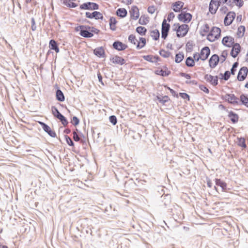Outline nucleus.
Wrapping results in <instances>:
<instances>
[{
    "label": "nucleus",
    "mask_w": 248,
    "mask_h": 248,
    "mask_svg": "<svg viewBox=\"0 0 248 248\" xmlns=\"http://www.w3.org/2000/svg\"><path fill=\"white\" fill-rule=\"evenodd\" d=\"M71 123L74 126H77L79 124V119L77 116H73L71 119Z\"/></svg>",
    "instance_id": "603ef678"
},
{
    "label": "nucleus",
    "mask_w": 248,
    "mask_h": 248,
    "mask_svg": "<svg viewBox=\"0 0 248 248\" xmlns=\"http://www.w3.org/2000/svg\"><path fill=\"white\" fill-rule=\"evenodd\" d=\"M93 54L99 58H104L106 56L105 51L103 46H99L93 50Z\"/></svg>",
    "instance_id": "4be33fe9"
},
{
    "label": "nucleus",
    "mask_w": 248,
    "mask_h": 248,
    "mask_svg": "<svg viewBox=\"0 0 248 248\" xmlns=\"http://www.w3.org/2000/svg\"><path fill=\"white\" fill-rule=\"evenodd\" d=\"M109 122L113 125H115L117 123V119L115 115H111L109 117Z\"/></svg>",
    "instance_id": "864d4df0"
},
{
    "label": "nucleus",
    "mask_w": 248,
    "mask_h": 248,
    "mask_svg": "<svg viewBox=\"0 0 248 248\" xmlns=\"http://www.w3.org/2000/svg\"><path fill=\"white\" fill-rule=\"evenodd\" d=\"M238 140V145L239 146L245 148L247 147V145L246 144L245 139L243 137H240L237 138Z\"/></svg>",
    "instance_id": "79ce46f5"
},
{
    "label": "nucleus",
    "mask_w": 248,
    "mask_h": 248,
    "mask_svg": "<svg viewBox=\"0 0 248 248\" xmlns=\"http://www.w3.org/2000/svg\"><path fill=\"white\" fill-rule=\"evenodd\" d=\"M239 63L235 62L233 63L232 68L231 69V73L232 75H234L236 71V68L238 66Z\"/></svg>",
    "instance_id": "3c124183"
},
{
    "label": "nucleus",
    "mask_w": 248,
    "mask_h": 248,
    "mask_svg": "<svg viewBox=\"0 0 248 248\" xmlns=\"http://www.w3.org/2000/svg\"><path fill=\"white\" fill-rule=\"evenodd\" d=\"M73 139L75 141H79L82 144L86 143V137L82 132H79V134H78L76 132H73Z\"/></svg>",
    "instance_id": "9b49d317"
},
{
    "label": "nucleus",
    "mask_w": 248,
    "mask_h": 248,
    "mask_svg": "<svg viewBox=\"0 0 248 248\" xmlns=\"http://www.w3.org/2000/svg\"><path fill=\"white\" fill-rule=\"evenodd\" d=\"M155 99L158 101L163 105H166V103L170 101V98L168 95H164L162 96L161 95H157L155 97Z\"/></svg>",
    "instance_id": "5701e85b"
},
{
    "label": "nucleus",
    "mask_w": 248,
    "mask_h": 248,
    "mask_svg": "<svg viewBox=\"0 0 248 248\" xmlns=\"http://www.w3.org/2000/svg\"><path fill=\"white\" fill-rule=\"evenodd\" d=\"M136 31L140 35L143 36L146 34L147 30L144 27L138 26L136 28Z\"/></svg>",
    "instance_id": "72a5a7b5"
},
{
    "label": "nucleus",
    "mask_w": 248,
    "mask_h": 248,
    "mask_svg": "<svg viewBox=\"0 0 248 248\" xmlns=\"http://www.w3.org/2000/svg\"><path fill=\"white\" fill-rule=\"evenodd\" d=\"M117 22H118L116 19L115 17L113 16L110 17L109 21V27H112V25H116Z\"/></svg>",
    "instance_id": "6e6d98bb"
},
{
    "label": "nucleus",
    "mask_w": 248,
    "mask_h": 248,
    "mask_svg": "<svg viewBox=\"0 0 248 248\" xmlns=\"http://www.w3.org/2000/svg\"><path fill=\"white\" fill-rule=\"evenodd\" d=\"M159 54L160 56L165 58L169 57L171 55V53L170 51H166L163 49H161L159 50Z\"/></svg>",
    "instance_id": "a19ab883"
},
{
    "label": "nucleus",
    "mask_w": 248,
    "mask_h": 248,
    "mask_svg": "<svg viewBox=\"0 0 248 248\" xmlns=\"http://www.w3.org/2000/svg\"><path fill=\"white\" fill-rule=\"evenodd\" d=\"M116 14L121 18H124L127 15V11L126 9L124 8H120L117 10Z\"/></svg>",
    "instance_id": "bb28decb"
},
{
    "label": "nucleus",
    "mask_w": 248,
    "mask_h": 248,
    "mask_svg": "<svg viewBox=\"0 0 248 248\" xmlns=\"http://www.w3.org/2000/svg\"><path fill=\"white\" fill-rule=\"evenodd\" d=\"M219 62V56L217 54H213L209 60V65L210 68H214Z\"/></svg>",
    "instance_id": "2eb2a0df"
},
{
    "label": "nucleus",
    "mask_w": 248,
    "mask_h": 248,
    "mask_svg": "<svg viewBox=\"0 0 248 248\" xmlns=\"http://www.w3.org/2000/svg\"><path fill=\"white\" fill-rule=\"evenodd\" d=\"M137 186H139V185L132 178H130L124 182V188L128 190L134 189Z\"/></svg>",
    "instance_id": "6ab92c4d"
},
{
    "label": "nucleus",
    "mask_w": 248,
    "mask_h": 248,
    "mask_svg": "<svg viewBox=\"0 0 248 248\" xmlns=\"http://www.w3.org/2000/svg\"><path fill=\"white\" fill-rule=\"evenodd\" d=\"M149 17L142 15L139 20V23L142 25H146L149 22Z\"/></svg>",
    "instance_id": "f704fd0d"
},
{
    "label": "nucleus",
    "mask_w": 248,
    "mask_h": 248,
    "mask_svg": "<svg viewBox=\"0 0 248 248\" xmlns=\"http://www.w3.org/2000/svg\"><path fill=\"white\" fill-rule=\"evenodd\" d=\"M209 11L212 14H215L217 11V8L214 9L213 5L209 4Z\"/></svg>",
    "instance_id": "774afa93"
},
{
    "label": "nucleus",
    "mask_w": 248,
    "mask_h": 248,
    "mask_svg": "<svg viewBox=\"0 0 248 248\" xmlns=\"http://www.w3.org/2000/svg\"><path fill=\"white\" fill-rule=\"evenodd\" d=\"M236 16L235 13L233 11L228 12L225 16L224 19V24L225 26H228L232 24L235 19Z\"/></svg>",
    "instance_id": "6e6552de"
},
{
    "label": "nucleus",
    "mask_w": 248,
    "mask_h": 248,
    "mask_svg": "<svg viewBox=\"0 0 248 248\" xmlns=\"http://www.w3.org/2000/svg\"><path fill=\"white\" fill-rule=\"evenodd\" d=\"M51 112L54 117L56 118L62 114L59 111L58 109L54 106L51 107Z\"/></svg>",
    "instance_id": "ea45409f"
},
{
    "label": "nucleus",
    "mask_w": 248,
    "mask_h": 248,
    "mask_svg": "<svg viewBox=\"0 0 248 248\" xmlns=\"http://www.w3.org/2000/svg\"><path fill=\"white\" fill-rule=\"evenodd\" d=\"M233 2L239 8H241L244 5V1L243 0H233Z\"/></svg>",
    "instance_id": "13d9d810"
},
{
    "label": "nucleus",
    "mask_w": 248,
    "mask_h": 248,
    "mask_svg": "<svg viewBox=\"0 0 248 248\" xmlns=\"http://www.w3.org/2000/svg\"><path fill=\"white\" fill-rule=\"evenodd\" d=\"M179 96L184 99L189 100L190 96L186 93H179Z\"/></svg>",
    "instance_id": "4d7b16f0"
},
{
    "label": "nucleus",
    "mask_w": 248,
    "mask_h": 248,
    "mask_svg": "<svg viewBox=\"0 0 248 248\" xmlns=\"http://www.w3.org/2000/svg\"><path fill=\"white\" fill-rule=\"evenodd\" d=\"M246 31V28L243 25H241L237 29V36L238 38H242L244 36Z\"/></svg>",
    "instance_id": "2f4dec72"
},
{
    "label": "nucleus",
    "mask_w": 248,
    "mask_h": 248,
    "mask_svg": "<svg viewBox=\"0 0 248 248\" xmlns=\"http://www.w3.org/2000/svg\"><path fill=\"white\" fill-rule=\"evenodd\" d=\"M84 27H85L86 28H83L81 31V32L79 33V35L85 38H88L92 37L93 36V34L91 32L90 26L89 25H84Z\"/></svg>",
    "instance_id": "4468645a"
},
{
    "label": "nucleus",
    "mask_w": 248,
    "mask_h": 248,
    "mask_svg": "<svg viewBox=\"0 0 248 248\" xmlns=\"http://www.w3.org/2000/svg\"><path fill=\"white\" fill-rule=\"evenodd\" d=\"M180 27V24L179 23H176L173 25L172 31H173L176 32L177 37L181 35L180 34L179 35V31Z\"/></svg>",
    "instance_id": "09e8293b"
},
{
    "label": "nucleus",
    "mask_w": 248,
    "mask_h": 248,
    "mask_svg": "<svg viewBox=\"0 0 248 248\" xmlns=\"http://www.w3.org/2000/svg\"><path fill=\"white\" fill-rule=\"evenodd\" d=\"M165 87H166L170 91V92L173 96L176 97L177 98L178 97V94L174 90L171 89L170 87L167 86H165Z\"/></svg>",
    "instance_id": "052dcab7"
},
{
    "label": "nucleus",
    "mask_w": 248,
    "mask_h": 248,
    "mask_svg": "<svg viewBox=\"0 0 248 248\" xmlns=\"http://www.w3.org/2000/svg\"><path fill=\"white\" fill-rule=\"evenodd\" d=\"M56 91V99L59 102H63L65 100V96L63 92L60 89L57 84L55 85Z\"/></svg>",
    "instance_id": "aec40b11"
},
{
    "label": "nucleus",
    "mask_w": 248,
    "mask_h": 248,
    "mask_svg": "<svg viewBox=\"0 0 248 248\" xmlns=\"http://www.w3.org/2000/svg\"><path fill=\"white\" fill-rule=\"evenodd\" d=\"M110 61L114 64H118L121 65L125 63V60L122 57L115 55L110 58Z\"/></svg>",
    "instance_id": "412c9836"
},
{
    "label": "nucleus",
    "mask_w": 248,
    "mask_h": 248,
    "mask_svg": "<svg viewBox=\"0 0 248 248\" xmlns=\"http://www.w3.org/2000/svg\"><path fill=\"white\" fill-rule=\"evenodd\" d=\"M210 53V48L207 46H204L201 49L200 54H198L197 52L193 54L194 60L196 62L199 61L200 59L204 61L208 59Z\"/></svg>",
    "instance_id": "f257e3e1"
},
{
    "label": "nucleus",
    "mask_w": 248,
    "mask_h": 248,
    "mask_svg": "<svg viewBox=\"0 0 248 248\" xmlns=\"http://www.w3.org/2000/svg\"><path fill=\"white\" fill-rule=\"evenodd\" d=\"M199 87L200 90L205 92V93H209V90L204 85H199Z\"/></svg>",
    "instance_id": "0e129e2a"
},
{
    "label": "nucleus",
    "mask_w": 248,
    "mask_h": 248,
    "mask_svg": "<svg viewBox=\"0 0 248 248\" xmlns=\"http://www.w3.org/2000/svg\"><path fill=\"white\" fill-rule=\"evenodd\" d=\"M151 33H153V34L151 35V36L152 37L153 39L154 40L157 41L159 39L160 32H159V31L157 29H155V30H153L151 31Z\"/></svg>",
    "instance_id": "58836bf2"
},
{
    "label": "nucleus",
    "mask_w": 248,
    "mask_h": 248,
    "mask_svg": "<svg viewBox=\"0 0 248 248\" xmlns=\"http://www.w3.org/2000/svg\"><path fill=\"white\" fill-rule=\"evenodd\" d=\"M112 47L118 51H123L127 48L128 46L120 41L116 40L113 43Z\"/></svg>",
    "instance_id": "f8f14e48"
},
{
    "label": "nucleus",
    "mask_w": 248,
    "mask_h": 248,
    "mask_svg": "<svg viewBox=\"0 0 248 248\" xmlns=\"http://www.w3.org/2000/svg\"><path fill=\"white\" fill-rule=\"evenodd\" d=\"M216 185L220 186L222 191H226L227 184L220 179L216 178L215 179Z\"/></svg>",
    "instance_id": "a878e982"
},
{
    "label": "nucleus",
    "mask_w": 248,
    "mask_h": 248,
    "mask_svg": "<svg viewBox=\"0 0 248 248\" xmlns=\"http://www.w3.org/2000/svg\"><path fill=\"white\" fill-rule=\"evenodd\" d=\"M175 17V14L173 12H170L167 17V20L168 22H170L172 20V19Z\"/></svg>",
    "instance_id": "69168bd1"
},
{
    "label": "nucleus",
    "mask_w": 248,
    "mask_h": 248,
    "mask_svg": "<svg viewBox=\"0 0 248 248\" xmlns=\"http://www.w3.org/2000/svg\"><path fill=\"white\" fill-rule=\"evenodd\" d=\"M240 102L241 105L245 106L248 108V95L247 94L242 93L240 96Z\"/></svg>",
    "instance_id": "cd10ccee"
},
{
    "label": "nucleus",
    "mask_w": 248,
    "mask_h": 248,
    "mask_svg": "<svg viewBox=\"0 0 248 248\" xmlns=\"http://www.w3.org/2000/svg\"><path fill=\"white\" fill-rule=\"evenodd\" d=\"M155 7L154 5H151L148 7L147 11L149 13L153 14L155 13Z\"/></svg>",
    "instance_id": "680f3d73"
},
{
    "label": "nucleus",
    "mask_w": 248,
    "mask_h": 248,
    "mask_svg": "<svg viewBox=\"0 0 248 248\" xmlns=\"http://www.w3.org/2000/svg\"><path fill=\"white\" fill-rule=\"evenodd\" d=\"M90 30L91 32H92V34H93V33L98 34L99 32H100V31L96 28H95L94 27H91L90 26Z\"/></svg>",
    "instance_id": "338daca9"
},
{
    "label": "nucleus",
    "mask_w": 248,
    "mask_h": 248,
    "mask_svg": "<svg viewBox=\"0 0 248 248\" xmlns=\"http://www.w3.org/2000/svg\"><path fill=\"white\" fill-rule=\"evenodd\" d=\"M63 4L69 8H76L78 6V4L74 2H67L66 1H63Z\"/></svg>",
    "instance_id": "49530a36"
},
{
    "label": "nucleus",
    "mask_w": 248,
    "mask_h": 248,
    "mask_svg": "<svg viewBox=\"0 0 248 248\" xmlns=\"http://www.w3.org/2000/svg\"><path fill=\"white\" fill-rule=\"evenodd\" d=\"M64 138L67 144L72 147H74L75 145L74 142L72 140V139L67 135H64Z\"/></svg>",
    "instance_id": "de8ad7c7"
},
{
    "label": "nucleus",
    "mask_w": 248,
    "mask_h": 248,
    "mask_svg": "<svg viewBox=\"0 0 248 248\" xmlns=\"http://www.w3.org/2000/svg\"><path fill=\"white\" fill-rule=\"evenodd\" d=\"M232 47L230 55L232 57L235 58L241 51L242 47L238 43L233 44Z\"/></svg>",
    "instance_id": "1a4fd4ad"
},
{
    "label": "nucleus",
    "mask_w": 248,
    "mask_h": 248,
    "mask_svg": "<svg viewBox=\"0 0 248 248\" xmlns=\"http://www.w3.org/2000/svg\"><path fill=\"white\" fill-rule=\"evenodd\" d=\"M194 61L191 56H189L186 59V65L189 67L194 66L195 64Z\"/></svg>",
    "instance_id": "e433bc0d"
},
{
    "label": "nucleus",
    "mask_w": 248,
    "mask_h": 248,
    "mask_svg": "<svg viewBox=\"0 0 248 248\" xmlns=\"http://www.w3.org/2000/svg\"><path fill=\"white\" fill-rule=\"evenodd\" d=\"M85 16L89 19L94 18L95 20H103L104 18L103 14L98 11H94L92 13L86 12L85 13Z\"/></svg>",
    "instance_id": "423d86ee"
},
{
    "label": "nucleus",
    "mask_w": 248,
    "mask_h": 248,
    "mask_svg": "<svg viewBox=\"0 0 248 248\" xmlns=\"http://www.w3.org/2000/svg\"><path fill=\"white\" fill-rule=\"evenodd\" d=\"M185 56L183 52H179L175 55V62L177 63L181 62L184 59Z\"/></svg>",
    "instance_id": "c9c22d12"
},
{
    "label": "nucleus",
    "mask_w": 248,
    "mask_h": 248,
    "mask_svg": "<svg viewBox=\"0 0 248 248\" xmlns=\"http://www.w3.org/2000/svg\"><path fill=\"white\" fill-rule=\"evenodd\" d=\"M231 75H232L231 71L229 72V71H226L223 75L222 73H220L219 74L221 76L220 78L224 80H228L230 78Z\"/></svg>",
    "instance_id": "37998d69"
},
{
    "label": "nucleus",
    "mask_w": 248,
    "mask_h": 248,
    "mask_svg": "<svg viewBox=\"0 0 248 248\" xmlns=\"http://www.w3.org/2000/svg\"><path fill=\"white\" fill-rule=\"evenodd\" d=\"M57 119L61 122L63 126H66L69 123L67 118L62 114L60 115Z\"/></svg>",
    "instance_id": "4c0bfd02"
},
{
    "label": "nucleus",
    "mask_w": 248,
    "mask_h": 248,
    "mask_svg": "<svg viewBox=\"0 0 248 248\" xmlns=\"http://www.w3.org/2000/svg\"><path fill=\"white\" fill-rule=\"evenodd\" d=\"M221 43L223 46L228 47H231L233 44L235 43L234 38L231 36L224 37L222 39Z\"/></svg>",
    "instance_id": "9d476101"
},
{
    "label": "nucleus",
    "mask_w": 248,
    "mask_h": 248,
    "mask_svg": "<svg viewBox=\"0 0 248 248\" xmlns=\"http://www.w3.org/2000/svg\"><path fill=\"white\" fill-rule=\"evenodd\" d=\"M171 72L170 70H163V69H157L155 71V74L156 75H159L162 77H167Z\"/></svg>",
    "instance_id": "c85d7f7f"
},
{
    "label": "nucleus",
    "mask_w": 248,
    "mask_h": 248,
    "mask_svg": "<svg viewBox=\"0 0 248 248\" xmlns=\"http://www.w3.org/2000/svg\"><path fill=\"white\" fill-rule=\"evenodd\" d=\"M170 28V24L167 23V20L164 18L162 23L161 31L169 32Z\"/></svg>",
    "instance_id": "7c9ffc66"
},
{
    "label": "nucleus",
    "mask_w": 248,
    "mask_h": 248,
    "mask_svg": "<svg viewBox=\"0 0 248 248\" xmlns=\"http://www.w3.org/2000/svg\"><path fill=\"white\" fill-rule=\"evenodd\" d=\"M184 2L181 1H176L171 4V9L176 13L181 12L184 6Z\"/></svg>",
    "instance_id": "f3484780"
},
{
    "label": "nucleus",
    "mask_w": 248,
    "mask_h": 248,
    "mask_svg": "<svg viewBox=\"0 0 248 248\" xmlns=\"http://www.w3.org/2000/svg\"><path fill=\"white\" fill-rule=\"evenodd\" d=\"M143 59L150 62L153 63V56L152 55H143L142 56Z\"/></svg>",
    "instance_id": "5fc2aeb1"
},
{
    "label": "nucleus",
    "mask_w": 248,
    "mask_h": 248,
    "mask_svg": "<svg viewBox=\"0 0 248 248\" xmlns=\"http://www.w3.org/2000/svg\"><path fill=\"white\" fill-rule=\"evenodd\" d=\"M38 123L41 126L44 131L50 137L52 138L56 137V132L53 130L50 127L44 122L39 121Z\"/></svg>",
    "instance_id": "39448f33"
},
{
    "label": "nucleus",
    "mask_w": 248,
    "mask_h": 248,
    "mask_svg": "<svg viewBox=\"0 0 248 248\" xmlns=\"http://www.w3.org/2000/svg\"><path fill=\"white\" fill-rule=\"evenodd\" d=\"M228 56V52L227 50H224L221 54L220 56L222 57L223 59L221 60V63H223L225 61Z\"/></svg>",
    "instance_id": "bf43d9fd"
},
{
    "label": "nucleus",
    "mask_w": 248,
    "mask_h": 248,
    "mask_svg": "<svg viewBox=\"0 0 248 248\" xmlns=\"http://www.w3.org/2000/svg\"><path fill=\"white\" fill-rule=\"evenodd\" d=\"M178 20L184 23H189L192 18V15L186 11H182L177 16Z\"/></svg>",
    "instance_id": "20e7f679"
},
{
    "label": "nucleus",
    "mask_w": 248,
    "mask_h": 248,
    "mask_svg": "<svg viewBox=\"0 0 248 248\" xmlns=\"http://www.w3.org/2000/svg\"><path fill=\"white\" fill-rule=\"evenodd\" d=\"M204 78L207 82L210 83L212 85L216 86L218 83V78L217 76H213L211 75L206 74L204 75Z\"/></svg>",
    "instance_id": "ddd939ff"
},
{
    "label": "nucleus",
    "mask_w": 248,
    "mask_h": 248,
    "mask_svg": "<svg viewBox=\"0 0 248 248\" xmlns=\"http://www.w3.org/2000/svg\"><path fill=\"white\" fill-rule=\"evenodd\" d=\"M248 74V68L246 66L241 67L238 73L237 79L239 81H244L247 78Z\"/></svg>",
    "instance_id": "0eeeda50"
},
{
    "label": "nucleus",
    "mask_w": 248,
    "mask_h": 248,
    "mask_svg": "<svg viewBox=\"0 0 248 248\" xmlns=\"http://www.w3.org/2000/svg\"><path fill=\"white\" fill-rule=\"evenodd\" d=\"M128 41L132 44L136 45L137 40L136 38L135 35L134 34H130L129 35L128 38Z\"/></svg>",
    "instance_id": "8fccbe9b"
},
{
    "label": "nucleus",
    "mask_w": 248,
    "mask_h": 248,
    "mask_svg": "<svg viewBox=\"0 0 248 248\" xmlns=\"http://www.w3.org/2000/svg\"><path fill=\"white\" fill-rule=\"evenodd\" d=\"M193 42L192 41H188L186 44V51L188 52H190L193 50Z\"/></svg>",
    "instance_id": "c03bdc74"
},
{
    "label": "nucleus",
    "mask_w": 248,
    "mask_h": 248,
    "mask_svg": "<svg viewBox=\"0 0 248 248\" xmlns=\"http://www.w3.org/2000/svg\"><path fill=\"white\" fill-rule=\"evenodd\" d=\"M209 30L210 27L209 25L208 24H205L203 29H202V31H200V35L202 36H204L205 34L203 32L207 33L209 31Z\"/></svg>",
    "instance_id": "a18cd8bd"
},
{
    "label": "nucleus",
    "mask_w": 248,
    "mask_h": 248,
    "mask_svg": "<svg viewBox=\"0 0 248 248\" xmlns=\"http://www.w3.org/2000/svg\"><path fill=\"white\" fill-rule=\"evenodd\" d=\"M228 102L233 105H238L239 104V99L234 94H230Z\"/></svg>",
    "instance_id": "c756f323"
},
{
    "label": "nucleus",
    "mask_w": 248,
    "mask_h": 248,
    "mask_svg": "<svg viewBox=\"0 0 248 248\" xmlns=\"http://www.w3.org/2000/svg\"><path fill=\"white\" fill-rule=\"evenodd\" d=\"M80 10L94 11L99 9V5L95 2L88 1L80 4Z\"/></svg>",
    "instance_id": "7ed1b4c3"
},
{
    "label": "nucleus",
    "mask_w": 248,
    "mask_h": 248,
    "mask_svg": "<svg viewBox=\"0 0 248 248\" xmlns=\"http://www.w3.org/2000/svg\"><path fill=\"white\" fill-rule=\"evenodd\" d=\"M31 28L32 31H35L36 30V26L35 24V19L33 17L31 18Z\"/></svg>",
    "instance_id": "e2e57ef3"
},
{
    "label": "nucleus",
    "mask_w": 248,
    "mask_h": 248,
    "mask_svg": "<svg viewBox=\"0 0 248 248\" xmlns=\"http://www.w3.org/2000/svg\"><path fill=\"white\" fill-rule=\"evenodd\" d=\"M139 40L140 42H139L136 46V48L137 49H140L143 48L146 44V40L145 38L140 37Z\"/></svg>",
    "instance_id": "473e14b6"
},
{
    "label": "nucleus",
    "mask_w": 248,
    "mask_h": 248,
    "mask_svg": "<svg viewBox=\"0 0 248 248\" xmlns=\"http://www.w3.org/2000/svg\"><path fill=\"white\" fill-rule=\"evenodd\" d=\"M228 117L230 118V120L233 124H236L238 121V115L232 110H231L229 112Z\"/></svg>",
    "instance_id": "393cba45"
},
{
    "label": "nucleus",
    "mask_w": 248,
    "mask_h": 248,
    "mask_svg": "<svg viewBox=\"0 0 248 248\" xmlns=\"http://www.w3.org/2000/svg\"><path fill=\"white\" fill-rule=\"evenodd\" d=\"M189 30V26L186 24H180L179 28V35L180 36H177L178 38L183 37L186 35Z\"/></svg>",
    "instance_id": "dca6fc26"
},
{
    "label": "nucleus",
    "mask_w": 248,
    "mask_h": 248,
    "mask_svg": "<svg viewBox=\"0 0 248 248\" xmlns=\"http://www.w3.org/2000/svg\"><path fill=\"white\" fill-rule=\"evenodd\" d=\"M130 17L134 20H137L139 18L140 16L139 10L138 7L136 5L132 6L130 10L129 11Z\"/></svg>",
    "instance_id": "a211bd4d"
},
{
    "label": "nucleus",
    "mask_w": 248,
    "mask_h": 248,
    "mask_svg": "<svg viewBox=\"0 0 248 248\" xmlns=\"http://www.w3.org/2000/svg\"><path fill=\"white\" fill-rule=\"evenodd\" d=\"M220 36L221 29L217 27H213L207 34V39L211 42H213L217 40Z\"/></svg>",
    "instance_id": "f03ea898"
},
{
    "label": "nucleus",
    "mask_w": 248,
    "mask_h": 248,
    "mask_svg": "<svg viewBox=\"0 0 248 248\" xmlns=\"http://www.w3.org/2000/svg\"><path fill=\"white\" fill-rule=\"evenodd\" d=\"M50 49L54 50L57 53L60 52V49L57 42L54 39H51L49 42Z\"/></svg>",
    "instance_id": "b1692460"
}]
</instances>
